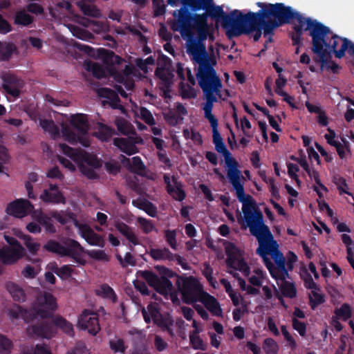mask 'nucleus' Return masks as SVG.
<instances>
[{
  "label": "nucleus",
  "mask_w": 354,
  "mask_h": 354,
  "mask_svg": "<svg viewBox=\"0 0 354 354\" xmlns=\"http://www.w3.org/2000/svg\"><path fill=\"white\" fill-rule=\"evenodd\" d=\"M256 5L261 9L257 12L243 13L236 28L231 30V39L254 32V41H257L262 35V30L266 36L272 35L279 28L272 3L257 2Z\"/></svg>",
  "instance_id": "nucleus-1"
},
{
  "label": "nucleus",
  "mask_w": 354,
  "mask_h": 354,
  "mask_svg": "<svg viewBox=\"0 0 354 354\" xmlns=\"http://www.w3.org/2000/svg\"><path fill=\"white\" fill-rule=\"evenodd\" d=\"M272 6L279 27L290 24L295 20L298 24L293 27L295 32L309 31L315 49H319V41L328 31V26L316 19L304 17L300 12L283 3H272Z\"/></svg>",
  "instance_id": "nucleus-2"
},
{
  "label": "nucleus",
  "mask_w": 354,
  "mask_h": 354,
  "mask_svg": "<svg viewBox=\"0 0 354 354\" xmlns=\"http://www.w3.org/2000/svg\"><path fill=\"white\" fill-rule=\"evenodd\" d=\"M191 57L192 60L198 65L196 75L206 100L203 107L204 115L212 114L214 103L217 102L215 95L221 97L222 88L221 80L214 68L216 65V58Z\"/></svg>",
  "instance_id": "nucleus-3"
},
{
  "label": "nucleus",
  "mask_w": 354,
  "mask_h": 354,
  "mask_svg": "<svg viewBox=\"0 0 354 354\" xmlns=\"http://www.w3.org/2000/svg\"><path fill=\"white\" fill-rule=\"evenodd\" d=\"M227 176L236 191L239 201L242 203L244 220L249 228L265 224L263 213L259 208L257 202L251 195L245 194L243 184L241 182V179L244 178L239 168L227 170Z\"/></svg>",
  "instance_id": "nucleus-4"
},
{
  "label": "nucleus",
  "mask_w": 354,
  "mask_h": 354,
  "mask_svg": "<svg viewBox=\"0 0 354 354\" xmlns=\"http://www.w3.org/2000/svg\"><path fill=\"white\" fill-rule=\"evenodd\" d=\"M202 10H205V12L199 15H195L197 18L196 23L201 30V33L205 34V30L202 28L207 26V19L209 17L214 19L216 23H221L223 28L226 30V35L228 39H231V30L236 28L243 12L239 10H234L229 14H226L222 6H215L213 0H210L207 4H203Z\"/></svg>",
  "instance_id": "nucleus-5"
},
{
  "label": "nucleus",
  "mask_w": 354,
  "mask_h": 354,
  "mask_svg": "<svg viewBox=\"0 0 354 354\" xmlns=\"http://www.w3.org/2000/svg\"><path fill=\"white\" fill-rule=\"evenodd\" d=\"M203 28L205 30L203 35L201 33L200 28L195 21L191 24L188 30L179 32L183 38L187 40L186 52L192 57L216 58L213 54L209 55L207 53L204 44L207 38L209 41H214L215 37L212 28L207 24V27Z\"/></svg>",
  "instance_id": "nucleus-6"
},
{
  "label": "nucleus",
  "mask_w": 354,
  "mask_h": 354,
  "mask_svg": "<svg viewBox=\"0 0 354 354\" xmlns=\"http://www.w3.org/2000/svg\"><path fill=\"white\" fill-rule=\"evenodd\" d=\"M208 0H180L182 8L174 10L173 16L174 19L169 22L170 28L174 32L186 31L194 23L197 18L196 12L203 9V4H207Z\"/></svg>",
  "instance_id": "nucleus-7"
},
{
  "label": "nucleus",
  "mask_w": 354,
  "mask_h": 354,
  "mask_svg": "<svg viewBox=\"0 0 354 354\" xmlns=\"http://www.w3.org/2000/svg\"><path fill=\"white\" fill-rule=\"evenodd\" d=\"M252 235L255 236L259 241V246L257 250L258 254L262 259L265 266L268 270L271 277L277 281V277L275 271V264L272 262L267 256L270 254V243L276 245V241L274 240L270 228L266 224L261 225L250 229Z\"/></svg>",
  "instance_id": "nucleus-8"
},
{
  "label": "nucleus",
  "mask_w": 354,
  "mask_h": 354,
  "mask_svg": "<svg viewBox=\"0 0 354 354\" xmlns=\"http://www.w3.org/2000/svg\"><path fill=\"white\" fill-rule=\"evenodd\" d=\"M44 250L60 257H68L77 263L84 266L86 261L82 257L83 247L74 239L67 238L62 243L54 239L48 240L43 246Z\"/></svg>",
  "instance_id": "nucleus-9"
},
{
  "label": "nucleus",
  "mask_w": 354,
  "mask_h": 354,
  "mask_svg": "<svg viewBox=\"0 0 354 354\" xmlns=\"http://www.w3.org/2000/svg\"><path fill=\"white\" fill-rule=\"evenodd\" d=\"M57 308L55 297L49 292H45L40 299V306L37 308L26 309L22 306H17V312L15 313L13 317H21L25 322L33 321L37 317H51L53 312Z\"/></svg>",
  "instance_id": "nucleus-10"
},
{
  "label": "nucleus",
  "mask_w": 354,
  "mask_h": 354,
  "mask_svg": "<svg viewBox=\"0 0 354 354\" xmlns=\"http://www.w3.org/2000/svg\"><path fill=\"white\" fill-rule=\"evenodd\" d=\"M176 286L181 293L183 301L193 304L198 301L205 292L199 281L193 276L176 275Z\"/></svg>",
  "instance_id": "nucleus-11"
},
{
  "label": "nucleus",
  "mask_w": 354,
  "mask_h": 354,
  "mask_svg": "<svg viewBox=\"0 0 354 354\" xmlns=\"http://www.w3.org/2000/svg\"><path fill=\"white\" fill-rule=\"evenodd\" d=\"M328 30L319 41V47L317 50L315 49L314 44H312V51L318 55V61L323 62H325L327 59H331L332 53L336 57V53L339 51L337 46L339 44H342L344 38L334 34L329 27Z\"/></svg>",
  "instance_id": "nucleus-12"
},
{
  "label": "nucleus",
  "mask_w": 354,
  "mask_h": 354,
  "mask_svg": "<svg viewBox=\"0 0 354 354\" xmlns=\"http://www.w3.org/2000/svg\"><path fill=\"white\" fill-rule=\"evenodd\" d=\"M204 116L208 120L212 128V141L215 145V149L218 153L223 156L227 170L239 167L238 162L232 156L231 153L227 149L218 131V120L213 114L205 115Z\"/></svg>",
  "instance_id": "nucleus-13"
},
{
  "label": "nucleus",
  "mask_w": 354,
  "mask_h": 354,
  "mask_svg": "<svg viewBox=\"0 0 354 354\" xmlns=\"http://www.w3.org/2000/svg\"><path fill=\"white\" fill-rule=\"evenodd\" d=\"M46 318L37 317L26 328L27 334L31 337L51 339L56 334V328L52 323V320H46Z\"/></svg>",
  "instance_id": "nucleus-14"
},
{
  "label": "nucleus",
  "mask_w": 354,
  "mask_h": 354,
  "mask_svg": "<svg viewBox=\"0 0 354 354\" xmlns=\"http://www.w3.org/2000/svg\"><path fill=\"white\" fill-rule=\"evenodd\" d=\"M137 276L145 279L147 284L153 288L156 292L161 295H165L173 288V285L169 279L160 277L151 270H139Z\"/></svg>",
  "instance_id": "nucleus-15"
},
{
  "label": "nucleus",
  "mask_w": 354,
  "mask_h": 354,
  "mask_svg": "<svg viewBox=\"0 0 354 354\" xmlns=\"http://www.w3.org/2000/svg\"><path fill=\"white\" fill-rule=\"evenodd\" d=\"M224 246L227 255V267L243 272H248L249 267L245 260L241 258V251L237 246L230 241H225Z\"/></svg>",
  "instance_id": "nucleus-16"
},
{
  "label": "nucleus",
  "mask_w": 354,
  "mask_h": 354,
  "mask_svg": "<svg viewBox=\"0 0 354 354\" xmlns=\"http://www.w3.org/2000/svg\"><path fill=\"white\" fill-rule=\"evenodd\" d=\"M147 309L151 316L153 324L160 328L162 331H166L171 336H173L174 329L172 327L174 320L172 316L168 313H161L159 308L153 304H149Z\"/></svg>",
  "instance_id": "nucleus-17"
},
{
  "label": "nucleus",
  "mask_w": 354,
  "mask_h": 354,
  "mask_svg": "<svg viewBox=\"0 0 354 354\" xmlns=\"http://www.w3.org/2000/svg\"><path fill=\"white\" fill-rule=\"evenodd\" d=\"M77 326L80 330H87L89 334L95 336L101 330L99 315L93 310L84 309L78 317Z\"/></svg>",
  "instance_id": "nucleus-18"
},
{
  "label": "nucleus",
  "mask_w": 354,
  "mask_h": 354,
  "mask_svg": "<svg viewBox=\"0 0 354 354\" xmlns=\"http://www.w3.org/2000/svg\"><path fill=\"white\" fill-rule=\"evenodd\" d=\"M1 79L3 82L2 88L5 92L13 97H18L20 95L21 89L24 86V80L9 72L2 73Z\"/></svg>",
  "instance_id": "nucleus-19"
},
{
  "label": "nucleus",
  "mask_w": 354,
  "mask_h": 354,
  "mask_svg": "<svg viewBox=\"0 0 354 354\" xmlns=\"http://www.w3.org/2000/svg\"><path fill=\"white\" fill-rule=\"evenodd\" d=\"M35 210L34 205L25 198H19L10 203L6 207V212L16 218H24L32 214Z\"/></svg>",
  "instance_id": "nucleus-20"
},
{
  "label": "nucleus",
  "mask_w": 354,
  "mask_h": 354,
  "mask_svg": "<svg viewBox=\"0 0 354 354\" xmlns=\"http://www.w3.org/2000/svg\"><path fill=\"white\" fill-rule=\"evenodd\" d=\"M155 75L160 80L158 86L162 92V97L170 98L171 87L174 77V71L168 67H158L155 71Z\"/></svg>",
  "instance_id": "nucleus-21"
},
{
  "label": "nucleus",
  "mask_w": 354,
  "mask_h": 354,
  "mask_svg": "<svg viewBox=\"0 0 354 354\" xmlns=\"http://www.w3.org/2000/svg\"><path fill=\"white\" fill-rule=\"evenodd\" d=\"M270 254L275 263V271L278 280H284L289 277L288 270L286 268V259L281 252L278 250V245L272 242L270 243Z\"/></svg>",
  "instance_id": "nucleus-22"
},
{
  "label": "nucleus",
  "mask_w": 354,
  "mask_h": 354,
  "mask_svg": "<svg viewBox=\"0 0 354 354\" xmlns=\"http://www.w3.org/2000/svg\"><path fill=\"white\" fill-rule=\"evenodd\" d=\"M164 183L166 185L167 193L176 201H183L186 197V193L183 189V185L181 182L178 181L175 176H172L171 179L169 174H164Z\"/></svg>",
  "instance_id": "nucleus-23"
},
{
  "label": "nucleus",
  "mask_w": 354,
  "mask_h": 354,
  "mask_svg": "<svg viewBox=\"0 0 354 354\" xmlns=\"http://www.w3.org/2000/svg\"><path fill=\"white\" fill-rule=\"evenodd\" d=\"M39 198L45 203L66 204V203L64 193L56 184L50 183L48 189H45Z\"/></svg>",
  "instance_id": "nucleus-24"
},
{
  "label": "nucleus",
  "mask_w": 354,
  "mask_h": 354,
  "mask_svg": "<svg viewBox=\"0 0 354 354\" xmlns=\"http://www.w3.org/2000/svg\"><path fill=\"white\" fill-rule=\"evenodd\" d=\"M82 236L91 245H95L103 248L104 246V240L102 236L95 233L93 229L86 224L79 225Z\"/></svg>",
  "instance_id": "nucleus-25"
},
{
  "label": "nucleus",
  "mask_w": 354,
  "mask_h": 354,
  "mask_svg": "<svg viewBox=\"0 0 354 354\" xmlns=\"http://www.w3.org/2000/svg\"><path fill=\"white\" fill-rule=\"evenodd\" d=\"M24 250L12 249L5 245L0 248V261L5 265H12L24 256Z\"/></svg>",
  "instance_id": "nucleus-26"
},
{
  "label": "nucleus",
  "mask_w": 354,
  "mask_h": 354,
  "mask_svg": "<svg viewBox=\"0 0 354 354\" xmlns=\"http://www.w3.org/2000/svg\"><path fill=\"white\" fill-rule=\"evenodd\" d=\"M198 301L201 302L213 315L222 316L223 311L220 304L214 296L205 292Z\"/></svg>",
  "instance_id": "nucleus-27"
},
{
  "label": "nucleus",
  "mask_w": 354,
  "mask_h": 354,
  "mask_svg": "<svg viewBox=\"0 0 354 354\" xmlns=\"http://www.w3.org/2000/svg\"><path fill=\"white\" fill-rule=\"evenodd\" d=\"M114 226L115 229L133 245L140 244L138 238L129 225L122 221H115Z\"/></svg>",
  "instance_id": "nucleus-28"
},
{
  "label": "nucleus",
  "mask_w": 354,
  "mask_h": 354,
  "mask_svg": "<svg viewBox=\"0 0 354 354\" xmlns=\"http://www.w3.org/2000/svg\"><path fill=\"white\" fill-rule=\"evenodd\" d=\"M76 164L77 165H87L93 168H100L102 162L96 155L81 150L79 153Z\"/></svg>",
  "instance_id": "nucleus-29"
},
{
  "label": "nucleus",
  "mask_w": 354,
  "mask_h": 354,
  "mask_svg": "<svg viewBox=\"0 0 354 354\" xmlns=\"http://www.w3.org/2000/svg\"><path fill=\"white\" fill-rule=\"evenodd\" d=\"M70 123L80 134H87L89 129V124L86 115L83 113L73 115Z\"/></svg>",
  "instance_id": "nucleus-30"
},
{
  "label": "nucleus",
  "mask_w": 354,
  "mask_h": 354,
  "mask_svg": "<svg viewBox=\"0 0 354 354\" xmlns=\"http://www.w3.org/2000/svg\"><path fill=\"white\" fill-rule=\"evenodd\" d=\"M113 145L118 147L124 153L131 156L137 152L135 142L129 138H115L113 139Z\"/></svg>",
  "instance_id": "nucleus-31"
},
{
  "label": "nucleus",
  "mask_w": 354,
  "mask_h": 354,
  "mask_svg": "<svg viewBox=\"0 0 354 354\" xmlns=\"http://www.w3.org/2000/svg\"><path fill=\"white\" fill-rule=\"evenodd\" d=\"M51 218L55 219L57 222L62 225H66L71 221H74L75 226L79 227L78 221L76 219L75 214L71 211H51L50 212Z\"/></svg>",
  "instance_id": "nucleus-32"
},
{
  "label": "nucleus",
  "mask_w": 354,
  "mask_h": 354,
  "mask_svg": "<svg viewBox=\"0 0 354 354\" xmlns=\"http://www.w3.org/2000/svg\"><path fill=\"white\" fill-rule=\"evenodd\" d=\"M32 217L39 223V225L44 226L47 232L53 234L56 232L55 227L52 223L50 218L46 214L43 213L41 210L35 209L32 214Z\"/></svg>",
  "instance_id": "nucleus-33"
},
{
  "label": "nucleus",
  "mask_w": 354,
  "mask_h": 354,
  "mask_svg": "<svg viewBox=\"0 0 354 354\" xmlns=\"http://www.w3.org/2000/svg\"><path fill=\"white\" fill-rule=\"evenodd\" d=\"M148 253L154 261H173L174 257V253L167 248H151Z\"/></svg>",
  "instance_id": "nucleus-34"
},
{
  "label": "nucleus",
  "mask_w": 354,
  "mask_h": 354,
  "mask_svg": "<svg viewBox=\"0 0 354 354\" xmlns=\"http://www.w3.org/2000/svg\"><path fill=\"white\" fill-rule=\"evenodd\" d=\"M100 51L104 62L110 66V69L115 68L114 65H120L124 62L123 58L110 50L100 49Z\"/></svg>",
  "instance_id": "nucleus-35"
},
{
  "label": "nucleus",
  "mask_w": 354,
  "mask_h": 354,
  "mask_svg": "<svg viewBox=\"0 0 354 354\" xmlns=\"http://www.w3.org/2000/svg\"><path fill=\"white\" fill-rule=\"evenodd\" d=\"M52 323L55 328H59L64 333L69 336L74 335L73 324L62 316L57 315L53 317Z\"/></svg>",
  "instance_id": "nucleus-36"
},
{
  "label": "nucleus",
  "mask_w": 354,
  "mask_h": 354,
  "mask_svg": "<svg viewBox=\"0 0 354 354\" xmlns=\"http://www.w3.org/2000/svg\"><path fill=\"white\" fill-rule=\"evenodd\" d=\"M77 6L84 15L98 18L101 16L100 10L94 5L88 3L85 0H80Z\"/></svg>",
  "instance_id": "nucleus-37"
},
{
  "label": "nucleus",
  "mask_w": 354,
  "mask_h": 354,
  "mask_svg": "<svg viewBox=\"0 0 354 354\" xmlns=\"http://www.w3.org/2000/svg\"><path fill=\"white\" fill-rule=\"evenodd\" d=\"M97 296L101 297L103 299H110L113 303L118 301V297L113 289L106 283L102 284L98 289L95 290Z\"/></svg>",
  "instance_id": "nucleus-38"
},
{
  "label": "nucleus",
  "mask_w": 354,
  "mask_h": 354,
  "mask_svg": "<svg viewBox=\"0 0 354 354\" xmlns=\"http://www.w3.org/2000/svg\"><path fill=\"white\" fill-rule=\"evenodd\" d=\"M50 270L62 280L70 278L73 272L71 266L64 265L62 267H59L56 263L50 265Z\"/></svg>",
  "instance_id": "nucleus-39"
},
{
  "label": "nucleus",
  "mask_w": 354,
  "mask_h": 354,
  "mask_svg": "<svg viewBox=\"0 0 354 354\" xmlns=\"http://www.w3.org/2000/svg\"><path fill=\"white\" fill-rule=\"evenodd\" d=\"M113 134H115V130L113 128L101 122L97 123V131L95 136L99 140L107 142Z\"/></svg>",
  "instance_id": "nucleus-40"
},
{
  "label": "nucleus",
  "mask_w": 354,
  "mask_h": 354,
  "mask_svg": "<svg viewBox=\"0 0 354 354\" xmlns=\"http://www.w3.org/2000/svg\"><path fill=\"white\" fill-rule=\"evenodd\" d=\"M199 331L198 329L193 330L189 334V342L192 347L194 350L206 351L207 346L204 343L203 340L198 335Z\"/></svg>",
  "instance_id": "nucleus-41"
},
{
  "label": "nucleus",
  "mask_w": 354,
  "mask_h": 354,
  "mask_svg": "<svg viewBox=\"0 0 354 354\" xmlns=\"http://www.w3.org/2000/svg\"><path fill=\"white\" fill-rule=\"evenodd\" d=\"M21 354H52V352L46 344H37L35 347L23 348Z\"/></svg>",
  "instance_id": "nucleus-42"
},
{
  "label": "nucleus",
  "mask_w": 354,
  "mask_h": 354,
  "mask_svg": "<svg viewBox=\"0 0 354 354\" xmlns=\"http://www.w3.org/2000/svg\"><path fill=\"white\" fill-rule=\"evenodd\" d=\"M281 284L279 286L280 290L282 295L288 298H295L297 295V290L294 283L284 280H280Z\"/></svg>",
  "instance_id": "nucleus-43"
},
{
  "label": "nucleus",
  "mask_w": 354,
  "mask_h": 354,
  "mask_svg": "<svg viewBox=\"0 0 354 354\" xmlns=\"http://www.w3.org/2000/svg\"><path fill=\"white\" fill-rule=\"evenodd\" d=\"M40 126L45 131L50 133L53 138L59 136V129L53 120H41Z\"/></svg>",
  "instance_id": "nucleus-44"
},
{
  "label": "nucleus",
  "mask_w": 354,
  "mask_h": 354,
  "mask_svg": "<svg viewBox=\"0 0 354 354\" xmlns=\"http://www.w3.org/2000/svg\"><path fill=\"white\" fill-rule=\"evenodd\" d=\"M7 288L14 300L19 302L24 301L26 300V294L24 293L22 288H21L19 286L12 283L8 284Z\"/></svg>",
  "instance_id": "nucleus-45"
},
{
  "label": "nucleus",
  "mask_w": 354,
  "mask_h": 354,
  "mask_svg": "<svg viewBox=\"0 0 354 354\" xmlns=\"http://www.w3.org/2000/svg\"><path fill=\"white\" fill-rule=\"evenodd\" d=\"M342 241L346 245L347 248V259L350 265L354 270V249L351 247L353 244V241L351 236L346 234L342 235Z\"/></svg>",
  "instance_id": "nucleus-46"
},
{
  "label": "nucleus",
  "mask_w": 354,
  "mask_h": 354,
  "mask_svg": "<svg viewBox=\"0 0 354 354\" xmlns=\"http://www.w3.org/2000/svg\"><path fill=\"white\" fill-rule=\"evenodd\" d=\"M145 170L146 166L142 159L139 156L133 157L130 171L142 176L145 175Z\"/></svg>",
  "instance_id": "nucleus-47"
},
{
  "label": "nucleus",
  "mask_w": 354,
  "mask_h": 354,
  "mask_svg": "<svg viewBox=\"0 0 354 354\" xmlns=\"http://www.w3.org/2000/svg\"><path fill=\"white\" fill-rule=\"evenodd\" d=\"M348 51V53L354 57V43L348 40L347 38H344L343 43L341 45L339 51L336 53L337 58H342L345 55L346 51Z\"/></svg>",
  "instance_id": "nucleus-48"
},
{
  "label": "nucleus",
  "mask_w": 354,
  "mask_h": 354,
  "mask_svg": "<svg viewBox=\"0 0 354 354\" xmlns=\"http://www.w3.org/2000/svg\"><path fill=\"white\" fill-rule=\"evenodd\" d=\"M21 239L24 241V244L32 255H36L40 248V244L33 241L32 238L28 234H24Z\"/></svg>",
  "instance_id": "nucleus-49"
},
{
  "label": "nucleus",
  "mask_w": 354,
  "mask_h": 354,
  "mask_svg": "<svg viewBox=\"0 0 354 354\" xmlns=\"http://www.w3.org/2000/svg\"><path fill=\"white\" fill-rule=\"evenodd\" d=\"M137 207L145 211L149 216L156 217L157 216V207L151 201L143 199Z\"/></svg>",
  "instance_id": "nucleus-50"
},
{
  "label": "nucleus",
  "mask_w": 354,
  "mask_h": 354,
  "mask_svg": "<svg viewBox=\"0 0 354 354\" xmlns=\"http://www.w3.org/2000/svg\"><path fill=\"white\" fill-rule=\"evenodd\" d=\"M16 47L11 43H4L3 47L0 49V59L3 62L9 61Z\"/></svg>",
  "instance_id": "nucleus-51"
},
{
  "label": "nucleus",
  "mask_w": 354,
  "mask_h": 354,
  "mask_svg": "<svg viewBox=\"0 0 354 354\" xmlns=\"http://www.w3.org/2000/svg\"><path fill=\"white\" fill-rule=\"evenodd\" d=\"M325 302V295L320 294L317 290H312L309 297V305L313 310H315L319 305Z\"/></svg>",
  "instance_id": "nucleus-52"
},
{
  "label": "nucleus",
  "mask_w": 354,
  "mask_h": 354,
  "mask_svg": "<svg viewBox=\"0 0 354 354\" xmlns=\"http://www.w3.org/2000/svg\"><path fill=\"white\" fill-rule=\"evenodd\" d=\"M33 17L26 13L25 11L18 12L15 17V23L22 26H29L33 21Z\"/></svg>",
  "instance_id": "nucleus-53"
},
{
  "label": "nucleus",
  "mask_w": 354,
  "mask_h": 354,
  "mask_svg": "<svg viewBox=\"0 0 354 354\" xmlns=\"http://www.w3.org/2000/svg\"><path fill=\"white\" fill-rule=\"evenodd\" d=\"M114 123L120 133L126 136L130 133L131 125L123 118H117Z\"/></svg>",
  "instance_id": "nucleus-54"
},
{
  "label": "nucleus",
  "mask_w": 354,
  "mask_h": 354,
  "mask_svg": "<svg viewBox=\"0 0 354 354\" xmlns=\"http://www.w3.org/2000/svg\"><path fill=\"white\" fill-rule=\"evenodd\" d=\"M313 60L316 63L321 64V71H322L323 68L325 67L326 70L331 71L333 73L336 74L338 73L339 70L340 69V66L334 61H332L331 59H327L325 62L318 61V58L316 57H314Z\"/></svg>",
  "instance_id": "nucleus-55"
},
{
  "label": "nucleus",
  "mask_w": 354,
  "mask_h": 354,
  "mask_svg": "<svg viewBox=\"0 0 354 354\" xmlns=\"http://www.w3.org/2000/svg\"><path fill=\"white\" fill-rule=\"evenodd\" d=\"M263 348L267 354H277L279 351L277 343L270 337L264 339Z\"/></svg>",
  "instance_id": "nucleus-56"
},
{
  "label": "nucleus",
  "mask_w": 354,
  "mask_h": 354,
  "mask_svg": "<svg viewBox=\"0 0 354 354\" xmlns=\"http://www.w3.org/2000/svg\"><path fill=\"white\" fill-rule=\"evenodd\" d=\"M153 8V15L155 17L162 16L166 12V5L164 0H151Z\"/></svg>",
  "instance_id": "nucleus-57"
},
{
  "label": "nucleus",
  "mask_w": 354,
  "mask_h": 354,
  "mask_svg": "<svg viewBox=\"0 0 354 354\" xmlns=\"http://www.w3.org/2000/svg\"><path fill=\"white\" fill-rule=\"evenodd\" d=\"M109 347L115 353H120L124 354L125 353L127 346L124 345V341L122 338L118 339H110Z\"/></svg>",
  "instance_id": "nucleus-58"
},
{
  "label": "nucleus",
  "mask_w": 354,
  "mask_h": 354,
  "mask_svg": "<svg viewBox=\"0 0 354 354\" xmlns=\"http://www.w3.org/2000/svg\"><path fill=\"white\" fill-rule=\"evenodd\" d=\"M59 148L64 155L68 156L76 163L81 150L75 149L64 143L59 144Z\"/></svg>",
  "instance_id": "nucleus-59"
},
{
  "label": "nucleus",
  "mask_w": 354,
  "mask_h": 354,
  "mask_svg": "<svg viewBox=\"0 0 354 354\" xmlns=\"http://www.w3.org/2000/svg\"><path fill=\"white\" fill-rule=\"evenodd\" d=\"M13 344L12 341L6 336L0 334V353L10 354L11 353Z\"/></svg>",
  "instance_id": "nucleus-60"
},
{
  "label": "nucleus",
  "mask_w": 354,
  "mask_h": 354,
  "mask_svg": "<svg viewBox=\"0 0 354 354\" xmlns=\"http://www.w3.org/2000/svg\"><path fill=\"white\" fill-rule=\"evenodd\" d=\"M137 221L145 234H149L156 230L154 224L151 220H148L142 217H138Z\"/></svg>",
  "instance_id": "nucleus-61"
},
{
  "label": "nucleus",
  "mask_w": 354,
  "mask_h": 354,
  "mask_svg": "<svg viewBox=\"0 0 354 354\" xmlns=\"http://www.w3.org/2000/svg\"><path fill=\"white\" fill-rule=\"evenodd\" d=\"M88 255L93 259L100 261H109V257L104 250H91L87 252Z\"/></svg>",
  "instance_id": "nucleus-62"
},
{
  "label": "nucleus",
  "mask_w": 354,
  "mask_h": 354,
  "mask_svg": "<svg viewBox=\"0 0 354 354\" xmlns=\"http://www.w3.org/2000/svg\"><path fill=\"white\" fill-rule=\"evenodd\" d=\"M165 239L171 249L177 250L176 231L175 230H165Z\"/></svg>",
  "instance_id": "nucleus-63"
},
{
  "label": "nucleus",
  "mask_w": 354,
  "mask_h": 354,
  "mask_svg": "<svg viewBox=\"0 0 354 354\" xmlns=\"http://www.w3.org/2000/svg\"><path fill=\"white\" fill-rule=\"evenodd\" d=\"M337 317L342 318L344 320L349 319L352 316L351 306L348 304H343L341 307L335 311Z\"/></svg>",
  "instance_id": "nucleus-64"
}]
</instances>
